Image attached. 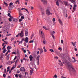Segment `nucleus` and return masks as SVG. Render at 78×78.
<instances>
[{"instance_id":"1","label":"nucleus","mask_w":78,"mask_h":78,"mask_svg":"<svg viewBox=\"0 0 78 78\" xmlns=\"http://www.w3.org/2000/svg\"><path fill=\"white\" fill-rule=\"evenodd\" d=\"M68 69L69 72L73 71V72H75V69L74 68V67L71 63H70L68 64Z\"/></svg>"},{"instance_id":"2","label":"nucleus","mask_w":78,"mask_h":78,"mask_svg":"<svg viewBox=\"0 0 78 78\" xmlns=\"http://www.w3.org/2000/svg\"><path fill=\"white\" fill-rule=\"evenodd\" d=\"M23 31V30H22L21 33H19V35L21 37H23L24 34Z\"/></svg>"},{"instance_id":"3","label":"nucleus","mask_w":78,"mask_h":78,"mask_svg":"<svg viewBox=\"0 0 78 78\" xmlns=\"http://www.w3.org/2000/svg\"><path fill=\"white\" fill-rule=\"evenodd\" d=\"M62 3V4H63V5H66V6H69V4H68V2H66V1H63V2H61Z\"/></svg>"},{"instance_id":"4","label":"nucleus","mask_w":78,"mask_h":78,"mask_svg":"<svg viewBox=\"0 0 78 78\" xmlns=\"http://www.w3.org/2000/svg\"><path fill=\"white\" fill-rule=\"evenodd\" d=\"M46 12L47 14H48V15H50V14H51V13H50V10H49V9H48L46 10Z\"/></svg>"},{"instance_id":"5","label":"nucleus","mask_w":78,"mask_h":78,"mask_svg":"<svg viewBox=\"0 0 78 78\" xmlns=\"http://www.w3.org/2000/svg\"><path fill=\"white\" fill-rule=\"evenodd\" d=\"M41 37H42V38H43V39H44L45 35H44V33H43V32H42V31H41Z\"/></svg>"},{"instance_id":"6","label":"nucleus","mask_w":78,"mask_h":78,"mask_svg":"<svg viewBox=\"0 0 78 78\" xmlns=\"http://www.w3.org/2000/svg\"><path fill=\"white\" fill-rule=\"evenodd\" d=\"M20 71L21 72H25V68L23 67H22L20 69Z\"/></svg>"},{"instance_id":"7","label":"nucleus","mask_w":78,"mask_h":78,"mask_svg":"<svg viewBox=\"0 0 78 78\" xmlns=\"http://www.w3.org/2000/svg\"><path fill=\"white\" fill-rule=\"evenodd\" d=\"M69 1L70 2H71L73 3H74V5H75L76 3V2L75 1H76V0H69Z\"/></svg>"},{"instance_id":"8","label":"nucleus","mask_w":78,"mask_h":78,"mask_svg":"<svg viewBox=\"0 0 78 78\" xmlns=\"http://www.w3.org/2000/svg\"><path fill=\"white\" fill-rule=\"evenodd\" d=\"M41 2H43L44 5H47V0H41Z\"/></svg>"},{"instance_id":"9","label":"nucleus","mask_w":78,"mask_h":78,"mask_svg":"<svg viewBox=\"0 0 78 78\" xmlns=\"http://www.w3.org/2000/svg\"><path fill=\"white\" fill-rule=\"evenodd\" d=\"M33 58V57L32 56V55H30V56H29V58L30 59V61H32Z\"/></svg>"},{"instance_id":"10","label":"nucleus","mask_w":78,"mask_h":78,"mask_svg":"<svg viewBox=\"0 0 78 78\" xmlns=\"http://www.w3.org/2000/svg\"><path fill=\"white\" fill-rule=\"evenodd\" d=\"M28 37H26L24 41H25V42H26V43H28Z\"/></svg>"},{"instance_id":"11","label":"nucleus","mask_w":78,"mask_h":78,"mask_svg":"<svg viewBox=\"0 0 78 78\" xmlns=\"http://www.w3.org/2000/svg\"><path fill=\"white\" fill-rule=\"evenodd\" d=\"M40 51V54H41V53H43V51H44V50L42 49H39Z\"/></svg>"},{"instance_id":"12","label":"nucleus","mask_w":78,"mask_h":78,"mask_svg":"<svg viewBox=\"0 0 78 78\" xmlns=\"http://www.w3.org/2000/svg\"><path fill=\"white\" fill-rule=\"evenodd\" d=\"M13 22H17V18H14L13 19Z\"/></svg>"},{"instance_id":"13","label":"nucleus","mask_w":78,"mask_h":78,"mask_svg":"<svg viewBox=\"0 0 78 78\" xmlns=\"http://www.w3.org/2000/svg\"><path fill=\"white\" fill-rule=\"evenodd\" d=\"M28 35V32L26 31L25 32V36H27Z\"/></svg>"},{"instance_id":"14","label":"nucleus","mask_w":78,"mask_h":78,"mask_svg":"<svg viewBox=\"0 0 78 78\" xmlns=\"http://www.w3.org/2000/svg\"><path fill=\"white\" fill-rule=\"evenodd\" d=\"M58 21L59 23H60L61 25H62V21H61V20L60 19H59L58 20Z\"/></svg>"},{"instance_id":"15","label":"nucleus","mask_w":78,"mask_h":78,"mask_svg":"<svg viewBox=\"0 0 78 78\" xmlns=\"http://www.w3.org/2000/svg\"><path fill=\"white\" fill-rule=\"evenodd\" d=\"M38 8H39V9H40L41 11H42V6L41 5H39Z\"/></svg>"},{"instance_id":"16","label":"nucleus","mask_w":78,"mask_h":78,"mask_svg":"<svg viewBox=\"0 0 78 78\" xmlns=\"http://www.w3.org/2000/svg\"><path fill=\"white\" fill-rule=\"evenodd\" d=\"M39 58H40V55H38L37 56V57L36 58V59L37 60H38V61H39Z\"/></svg>"},{"instance_id":"17","label":"nucleus","mask_w":78,"mask_h":78,"mask_svg":"<svg viewBox=\"0 0 78 78\" xmlns=\"http://www.w3.org/2000/svg\"><path fill=\"white\" fill-rule=\"evenodd\" d=\"M33 71H32V70H30V75H32V74H33Z\"/></svg>"},{"instance_id":"18","label":"nucleus","mask_w":78,"mask_h":78,"mask_svg":"<svg viewBox=\"0 0 78 78\" xmlns=\"http://www.w3.org/2000/svg\"><path fill=\"white\" fill-rule=\"evenodd\" d=\"M11 48H11V47L10 46H8L7 50H10V49H11Z\"/></svg>"},{"instance_id":"19","label":"nucleus","mask_w":78,"mask_h":78,"mask_svg":"<svg viewBox=\"0 0 78 78\" xmlns=\"http://www.w3.org/2000/svg\"><path fill=\"white\" fill-rule=\"evenodd\" d=\"M72 59H73L74 60V61H72V62H75L76 61V60H75V58L73 57H72Z\"/></svg>"},{"instance_id":"20","label":"nucleus","mask_w":78,"mask_h":78,"mask_svg":"<svg viewBox=\"0 0 78 78\" xmlns=\"http://www.w3.org/2000/svg\"><path fill=\"white\" fill-rule=\"evenodd\" d=\"M49 51H51V52H52V53H53V52H54V51L52 49H49Z\"/></svg>"},{"instance_id":"21","label":"nucleus","mask_w":78,"mask_h":78,"mask_svg":"<svg viewBox=\"0 0 78 78\" xmlns=\"http://www.w3.org/2000/svg\"><path fill=\"white\" fill-rule=\"evenodd\" d=\"M9 54L8 55L7 57V59L8 60H9Z\"/></svg>"},{"instance_id":"22","label":"nucleus","mask_w":78,"mask_h":78,"mask_svg":"<svg viewBox=\"0 0 78 78\" xmlns=\"http://www.w3.org/2000/svg\"><path fill=\"white\" fill-rule=\"evenodd\" d=\"M43 49H44V52H47V49H45V47H44Z\"/></svg>"},{"instance_id":"23","label":"nucleus","mask_w":78,"mask_h":78,"mask_svg":"<svg viewBox=\"0 0 78 78\" xmlns=\"http://www.w3.org/2000/svg\"><path fill=\"white\" fill-rule=\"evenodd\" d=\"M3 56L2 55H1V57H0V60H1V61H2V60H3Z\"/></svg>"},{"instance_id":"24","label":"nucleus","mask_w":78,"mask_h":78,"mask_svg":"<svg viewBox=\"0 0 78 78\" xmlns=\"http://www.w3.org/2000/svg\"><path fill=\"white\" fill-rule=\"evenodd\" d=\"M71 44H72V45H73V46H75L76 43H73V42H72Z\"/></svg>"},{"instance_id":"25","label":"nucleus","mask_w":78,"mask_h":78,"mask_svg":"<svg viewBox=\"0 0 78 78\" xmlns=\"http://www.w3.org/2000/svg\"><path fill=\"white\" fill-rule=\"evenodd\" d=\"M4 5L5 6H8V4L7 3H6V2H4Z\"/></svg>"},{"instance_id":"26","label":"nucleus","mask_w":78,"mask_h":78,"mask_svg":"<svg viewBox=\"0 0 78 78\" xmlns=\"http://www.w3.org/2000/svg\"><path fill=\"white\" fill-rule=\"evenodd\" d=\"M41 14L43 16H44V11H41Z\"/></svg>"},{"instance_id":"27","label":"nucleus","mask_w":78,"mask_h":78,"mask_svg":"<svg viewBox=\"0 0 78 78\" xmlns=\"http://www.w3.org/2000/svg\"><path fill=\"white\" fill-rule=\"evenodd\" d=\"M4 50H3L2 51L3 53H5V52H6L7 50H6V49H4Z\"/></svg>"},{"instance_id":"28","label":"nucleus","mask_w":78,"mask_h":78,"mask_svg":"<svg viewBox=\"0 0 78 78\" xmlns=\"http://www.w3.org/2000/svg\"><path fill=\"white\" fill-rule=\"evenodd\" d=\"M56 5H57V6H59V2H58V1H57L56 2Z\"/></svg>"},{"instance_id":"29","label":"nucleus","mask_w":78,"mask_h":78,"mask_svg":"<svg viewBox=\"0 0 78 78\" xmlns=\"http://www.w3.org/2000/svg\"><path fill=\"white\" fill-rule=\"evenodd\" d=\"M43 28H44V29H45V30H47V27H43Z\"/></svg>"},{"instance_id":"30","label":"nucleus","mask_w":78,"mask_h":78,"mask_svg":"<svg viewBox=\"0 0 78 78\" xmlns=\"http://www.w3.org/2000/svg\"><path fill=\"white\" fill-rule=\"evenodd\" d=\"M43 44H46L45 40H43Z\"/></svg>"},{"instance_id":"31","label":"nucleus","mask_w":78,"mask_h":78,"mask_svg":"<svg viewBox=\"0 0 78 78\" xmlns=\"http://www.w3.org/2000/svg\"><path fill=\"white\" fill-rule=\"evenodd\" d=\"M33 37H34V34H32V35L31 37V39H32V38H33Z\"/></svg>"},{"instance_id":"32","label":"nucleus","mask_w":78,"mask_h":78,"mask_svg":"<svg viewBox=\"0 0 78 78\" xmlns=\"http://www.w3.org/2000/svg\"><path fill=\"white\" fill-rule=\"evenodd\" d=\"M51 35H52V37H53L54 39H55V36H54L53 34H51Z\"/></svg>"},{"instance_id":"33","label":"nucleus","mask_w":78,"mask_h":78,"mask_svg":"<svg viewBox=\"0 0 78 78\" xmlns=\"http://www.w3.org/2000/svg\"><path fill=\"white\" fill-rule=\"evenodd\" d=\"M18 76L19 77V78H22V75H21L20 74H19Z\"/></svg>"},{"instance_id":"34","label":"nucleus","mask_w":78,"mask_h":78,"mask_svg":"<svg viewBox=\"0 0 78 78\" xmlns=\"http://www.w3.org/2000/svg\"><path fill=\"white\" fill-rule=\"evenodd\" d=\"M18 74H16L15 75V77H16V78H18Z\"/></svg>"},{"instance_id":"35","label":"nucleus","mask_w":78,"mask_h":78,"mask_svg":"<svg viewBox=\"0 0 78 78\" xmlns=\"http://www.w3.org/2000/svg\"><path fill=\"white\" fill-rule=\"evenodd\" d=\"M14 61H11V62H10L11 63V64H12V63H14Z\"/></svg>"},{"instance_id":"36","label":"nucleus","mask_w":78,"mask_h":78,"mask_svg":"<svg viewBox=\"0 0 78 78\" xmlns=\"http://www.w3.org/2000/svg\"><path fill=\"white\" fill-rule=\"evenodd\" d=\"M34 41H33V40H31L30 41V42H29V43H33V42H34Z\"/></svg>"},{"instance_id":"37","label":"nucleus","mask_w":78,"mask_h":78,"mask_svg":"<svg viewBox=\"0 0 78 78\" xmlns=\"http://www.w3.org/2000/svg\"><path fill=\"white\" fill-rule=\"evenodd\" d=\"M13 5V3H12V2H11L10 4H9V6H11V5Z\"/></svg>"},{"instance_id":"38","label":"nucleus","mask_w":78,"mask_h":78,"mask_svg":"<svg viewBox=\"0 0 78 78\" xmlns=\"http://www.w3.org/2000/svg\"><path fill=\"white\" fill-rule=\"evenodd\" d=\"M3 76L4 77V78H5L6 77V74H3Z\"/></svg>"},{"instance_id":"39","label":"nucleus","mask_w":78,"mask_h":78,"mask_svg":"<svg viewBox=\"0 0 78 78\" xmlns=\"http://www.w3.org/2000/svg\"><path fill=\"white\" fill-rule=\"evenodd\" d=\"M9 20L10 22H11L12 21V20L10 18H9Z\"/></svg>"},{"instance_id":"40","label":"nucleus","mask_w":78,"mask_h":78,"mask_svg":"<svg viewBox=\"0 0 78 78\" xmlns=\"http://www.w3.org/2000/svg\"><path fill=\"white\" fill-rule=\"evenodd\" d=\"M21 18L22 19H25V17L23 16H22Z\"/></svg>"},{"instance_id":"41","label":"nucleus","mask_w":78,"mask_h":78,"mask_svg":"<svg viewBox=\"0 0 78 78\" xmlns=\"http://www.w3.org/2000/svg\"><path fill=\"white\" fill-rule=\"evenodd\" d=\"M8 16H9V17H11V15L10 14V13H9L8 14Z\"/></svg>"},{"instance_id":"42","label":"nucleus","mask_w":78,"mask_h":78,"mask_svg":"<svg viewBox=\"0 0 78 78\" xmlns=\"http://www.w3.org/2000/svg\"><path fill=\"white\" fill-rule=\"evenodd\" d=\"M19 15L20 16H22V12H20Z\"/></svg>"},{"instance_id":"43","label":"nucleus","mask_w":78,"mask_h":78,"mask_svg":"<svg viewBox=\"0 0 78 78\" xmlns=\"http://www.w3.org/2000/svg\"><path fill=\"white\" fill-rule=\"evenodd\" d=\"M53 22H55V18H53L52 20Z\"/></svg>"},{"instance_id":"44","label":"nucleus","mask_w":78,"mask_h":78,"mask_svg":"<svg viewBox=\"0 0 78 78\" xmlns=\"http://www.w3.org/2000/svg\"><path fill=\"white\" fill-rule=\"evenodd\" d=\"M18 11H19V12L20 13V12H21V9H20L19 8L18 9Z\"/></svg>"},{"instance_id":"45","label":"nucleus","mask_w":78,"mask_h":78,"mask_svg":"<svg viewBox=\"0 0 78 78\" xmlns=\"http://www.w3.org/2000/svg\"><path fill=\"white\" fill-rule=\"evenodd\" d=\"M37 65H39V60H37Z\"/></svg>"},{"instance_id":"46","label":"nucleus","mask_w":78,"mask_h":78,"mask_svg":"<svg viewBox=\"0 0 78 78\" xmlns=\"http://www.w3.org/2000/svg\"><path fill=\"white\" fill-rule=\"evenodd\" d=\"M30 69H31V70L32 71H34V70H33L34 69V68H33L31 67H30Z\"/></svg>"},{"instance_id":"47","label":"nucleus","mask_w":78,"mask_h":78,"mask_svg":"<svg viewBox=\"0 0 78 78\" xmlns=\"http://www.w3.org/2000/svg\"><path fill=\"white\" fill-rule=\"evenodd\" d=\"M19 21L20 22H21V21H22V19H20L19 20Z\"/></svg>"},{"instance_id":"48","label":"nucleus","mask_w":78,"mask_h":78,"mask_svg":"<svg viewBox=\"0 0 78 78\" xmlns=\"http://www.w3.org/2000/svg\"><path fill=\"white\" fill-rule=\"evenodd\" d=\"M57 78V76L56 75H55L54 76L53 78Z\"/></svg>"},{"instance_id":"49","label":"nucleus","mask_w":78,"mask_h":78,"mask_svg":"<svg viewBox=\"0 0 78 78\" xmlns=\"http://www.w3.org/2000/svg\"><path fill=\"white\" fill-rule=\"evenodd\" d=\"M17 72L18 73H20V71H19V70H17Z\"/></svg>"},{"instance_id":"50","label":"nucleus","mask_w":78,"mask_h":78,"mask_svg":"<svg viewBox=\"0 0 78 78\" xmlns=\"http://www.w3.org/2000/svg\"><path fill=\"white\" fill-rule=\"evenodd\" d=\"M60 65L61 66H63V64H62V63H60Z\"/></svg>"},{"instance_id":"51","label":"nucleus","mask_w":78,"mask_h":78,"mask_svg":"<svg viewBox=\"0 0 78 78\" xmlns=\"http://www.w3.org/2000/svg\"><path fill=\"white\" fill-rule=\"evenodd\" d=\"M11 62V61H9V62H8V63L9 64H12V63H11V62Z\"/></svg>"},{"instance_id":"52","label":"nucleus","mask_w":78,"mask_h":78,"mask_svg":"<svg viewBox=\"0 0 78 78\" xmlns=\"http://www.w3.org/2000/svg\"><path fill=\"white\" fill-rule=\"evenodd\" d=\"M15 68V67H12L11 69V70H12V69H14Z\"/></svg>"},{"instance_id":"53","label":"nucleus","mask_w":78,"mask_h":78,"mask_svg":"<svg viewBox=\"0 0 78 78\" xmlns=\"http://www.w3.org/2000/svg\"><path fill=\"white\" fill-rule=\"evenodd\" d=\"M61 42L62 44H63V43L64 42L63 41V40H61Z\"/></svg>"},{"instance_id":"54","label":"nucleus","mask_w":78,"mask_h":78,"mask_svg":"<svg viewBox=\"0 0 78 78\" xmlns=\"http://www.w3.org/2000/svg\"><path fill=\"white\" fill-rule=\"evenodd\" d=\"M16 58H17V56H16L14 58V59L13 60H16Z\"/></svg>"},{"instance_id":"55","label":"nucleus","mask_w":78,"mask_h":78,"mask_svg":"<svg viewBox=\"0 0 78 78\" xmlns=\"http://www.w3.org/2000/svg\"><path fill=\"white\" fill-rule=\"evenodd\" d=\"M24 46H27V44H26V43H24Z\"/></svg>"},{"instance_id":"56","label":"nucleus","mask_w":78,"mask_h":78,"mask_svg":"<svg viewBox=\"0 0 78 78\" xmlns=\"http://www.w3.org/2000/svg\"><path fill=\"white\" fill-rule=\"evenodd\" d=\"M31 9L33 10V9H34V7L31 6Z\"/></svg>"},{"instance_id":"57","label":"nucleus","mask_w":78,"mask_h":78,"mask_svg":"<svg viewBox=\"0 0 78 78\" xmlns=\"http://www.w3.org/2000/svg\"><path fill=\"white\" fill-rule=\"evenodd\" d=\"M12 54H14V55H16V53L15 52H12Z\"/></svg>"},{"instance_id":"58","label":"nucleus","mask_w":78,"mask_h":78,"mask_svg":"<svg viewBox=\"0 0 78 78\" xmlns=\"http://www.w3.org/2000/svg\"><path fill=\"white\" fill-rule=\"evenodd\" d=\"M73 9L74 11H75V10L76 9V8L75 7H73Z\"/></svg>"},{"instance_id":"59","label":"nucleus","mask_w":78,"mask_h":78,"mask_svg":"<svg viewBox=\"0 0 78 78\" xmlns=\"http://www.w3.org/2000/svg\"><path fill=\"white\" fill-rule=\"evenodd\" d=\"M8 54V52H6V54L5 55V56H7Z\"/></svg>"},{"instance_id":"60","label":"nucleus","mask_w":78,"mask_h":78,"mask_svg":"<svg viewBox=\"0 0 78 78\" xmlns=\"http://www.w3.org/2000/svg\"><path fill=\"white\" fill-rule=\"evenodd\" d=\"M55 58H56V59H58V57L57 56L55 57Z\"/></svg>"},{"instance_id":"61","label":"nucleus","mask_w":78,"mask_h":78,"mask_svg":"<svg viewBox=\"0 0 78 78\" xmlns=\"http://www.w3.org/2000/svg\"><path fill=\"white\" fill-rule=\"evenodd\" d=\"M18 36H20L19 35V34H18V35H16V37H18Z\"/></svg>"},{"instance_id":"62","label":"nucleus","mask_w":78,"mask_h":78,"mask_svg":"<svg viewBox=\"0 0 78 78\" xmlns=\"http://www.w3.org/2000/svg\"><path fill=\"white\" fill-rule=\"evenodd\" d=\"M18 67L19 68H20L21 67V66L20 65H18Z\"/></svg>"},{"instance_id":"63","label":"nucleus","mask_w":78,"mask_h":78,"mask_svg":"<svg viewBox=\"0 0 78 78\" xmlns=\"http://www.w3.org/2000/svg\"><path fill=\"white\" fill-rule=\"evenodd\" d=\"M22 41H21L19 42V44H22Z\"/></svg>"},{"instance_id":"64","label":"nucleus","mask_w":78,"mask_h":78,"mask_svg":"<svg viewBox=\"0 0 78 78\" xmlns=\"http://www.w3.org/2000/svg\"><path fill=\"white\" fill-rule=\"evenodd\" d=\"M25 39L24 38H22V41H25Z\"/></svg>"}]
</instances>
